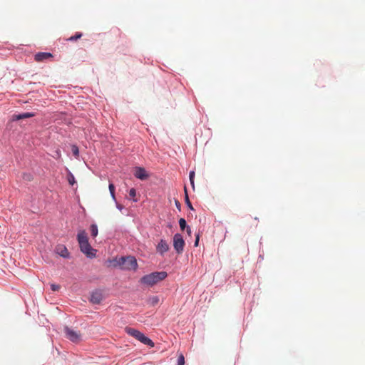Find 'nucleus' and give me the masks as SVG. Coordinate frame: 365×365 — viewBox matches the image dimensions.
<instances>
[{
  "label": "nucleus",
  "mask_w": 365,
  "mask_h": 365,
  "mask_svg": "<svg viewBox=\"0 0 365 365\" xmlns=\"http://www.w3.org/2000/svg\"><path fill=\"white\" fill-rule=\"evenodd\" d=\"M67 172V180L71 185H73L76 182L75 180V177L71 171L68 168H66Z\"/></svg>",
  "instance_id": "nucleus-15"
},
{
  "label": "nucleus",
  "mask_w": 365,
  "mask_h": 365,
  "mask_svg": "<svg viewBox=\"0 0 365 365\" xmlns=\"http://www.w3.org/2000/svg\"><path fill=\"white\" fill-rule=\"evenodd\" d=\"M130 261L131 260H130V259H126L124 267H121V269L126 271H136L138 269V262H136L135 265H133L131 264L132 263H130Z\"/></svg>",
  "instance_id": "nucleus-14"
},
{
  "label": "nucleus",
  "mask_w": 365,
  "mask_h": 365,
  "mask_svg": "<svg viewBox=\"0 0 365 365\" xmlns=\"http://www.w3.org/2000/svg\"><path fill=\"white\" fill-rule=\"evenodd\" d=\"M168 200H169V201H170V203H172V200H171V199H170V197H168Z\"/></svg>",
  "instance_id": "nucleus-33"
},
{
  "label": "nucleus",
  "mask_w": 365,
  "mask_h": 365,
  "mask_svg": "<svg viewBox=\"0 0 365 365\" xmlns=\"http://www.w3.org/2000/svg\"><path fill=\"white\" fill-rule=\"evenodd\" d=\"M52 57L53 54L50 52H38L35 54L34 59L36 61H43Z\"/></svg>",
  "instance_id": "nucleus-12"
},
{
  "label": "nucleus",
  "mask_w": 365,
  "mask_h": 365,
  "mask_svg": "<svg viewBox=\"0 0 365 365\" xmlns=\"http://www.w3.org/2000/svg\"><path fill=\"white\" fill-rule=\"evenodd\" d=\"M130 259V260H131L130 263H133L132 264L133 265H135L136 264V258L134 257V256H123V257H120L119 258L118 257H115L114 259H113V262H115V267L116 266H119L121 267H124V265L125 264V262H126V259Z\"/></svg>",
  "instance_id": "nucleus-7"
},
{
  "label": "nucleus",
  "mask_w": 365,
  "mask_h": 365,
  "mask_svg": "<svg viewBox=\"0 0 365 365\" xmlns=\"http://www.w3.org/2000/svg\"><path fill=\"white\" fill-rule=\"evenodd\" d=\"M36 113L34 112H25L12 115L11 120V121H18L22 119L32 118L34 117Z\"/></svg>",
  "instance_id": "nucleus-10"
},
{
  "label": "nucleus",
  "mask_w": 365,
  "mask_h": 365,
  "mask_svg": "<svg viewBox=\"0 0 365 365\" xmlns=\"http://www.w3.org/2000/svg\"><path fill=\"white\" fill-rule=\"evenodd\" d=\"M199 241H200V234L197 233L195 235V242H194V247H197L199 245Z\"/></svg>",
  "instance_id": "nucleus-27"
},
{
  "label": "nucleus",
  "mask_w": 365,
  "mask_h": 365,
  "mask_svg": "<svg viewBox=\"0 0 365 365\" xmlns=\"http://www.w3.org/2000/svg\"><path fill=\"white\" fill-rule=\"evenodd\" d=\"M83 36L81 32H76L73 36H71L68 38L66 39L67 41H76L80 39Z\"/></svg>",
  "instance_id": "nucleus-21"
},
{
  "label": "nucleus",
  "mask_w": 365,
  "mask_h": 365,
  "mask_svg": "<svg viewBox=\"0 0 365 365\" xmlns=\"http://www.w3.org/2000/svg\"><path fill=\"white\" fill-rule=\"evenodd\" d=\"M185 245V240L180 233H175L173 236V248L178 255H181Z\"/></svg>",
  "instance_id": "nucleus-4"
},
{
  "label": "nucleus",
  "mask_w": 365,
  "mask_h": 365,
  "mask_svg": "<svg viewBox=\"0 0 365 365\" xmlns=\"http://www.w3.org/2000/svg\"><path fill=\"white\" fill-rule=\"evenodd\" d=\"M55 252L57 255H58L60 257H63V259H70L71 255L68 252L67 247L63 245H58L56 247Z\"/></svg>",
  "instance_id": "nucleus-8"
},
{
  "label": "nucleus",
  "mask_w": 365,
  "mask_h": 365,
  "mask_svg": "<svg viewBox=\"0 0 365 365\" xmlns=\"http://www.w3.org/2000/svg\"><path fill=\"white\" fill-rule=\"evenodd\" d=\"M53 158L56 159V160H58L61 158V152L60 150V149H56L55 151H54V154L53 155Z\"/></svg>",
  "instance_id": "nucleus-25"
},
{
  "label": "nucleus",
  "mask_w": 365,
  "mask_h": 365,
  "mask_svg": "<svg viewBox=\"0 0 365 365\" xmlns=\"http://www.w3.org/2000/svg\"><path fill=\"white\" fill-rule=\"evenodd\" d=\"M173 203H175V205H181L180 201L175 197H173Z\"/></svg>",
  "instance_id": "nucleus-29"
},
{
  "label": "nucleus",
  "mask_w": 365,
  "mask_h": 365,
  "mask_svg": "<svg viewBox=\"0 0 365 365\" xmlns=\"http://www.w3.org/2000/svg\"><path fill=\"white\" fill-rule=\"evenodd\" d=\"M118 210H119L121 212H123V210L127 211V207H116Z\"/></svg>",
  "instance_id": "nucleus-30"
},
{
  "label": "nucleus",
  "mask_w": 365,
  "mask_h": 365,
  "mask_svg": "<svg viewBox=\"0 0 365 365\" xmlns=\"http://www.w3.org/2000/svg\"><path fill=\"white\" fill-rule=\"evenodd\" d=\"M179 226L181 230L184 231L186 230L187 234L191 233V228L187 224L186 220L184 218H180L178 221Z\"/></svg>",
  "instance_id": "nucleus-13"
},
{
  "label": "nucleus",
  "mask_w": 365,
  "mask_h": 365,
  "mask_svg": "<svg viewBox=\"0 0 365 365\" xmlns=\"http://www.w3.org/2000/svg\"><path fill=\"white\" fill-rule=\"evenodd\" d=\"M103 299V295L101 289H96L91 292L89 300L93 304H100Z\"/></svg>",
  "instance_id": "nucleus-6"
},
{
  "label": "nucleus",
  "mask_w": 365,
  "mask_h": 365,
  "mask_svg": "<svg viewBox=\"0 0 365 365\" xmlns=\"http://www.w3.org/2000/svg\"><path fill=\"white\" fill-rule=\"evenodd\" d=\"M194 178H195V171L190 170L189 173V179L190 184L192 187H194Z\"/></svg>",
  "instance_id": "nucleus-24"
},
{
  "label": "nucleus",
  "mask_w": 365,
  "mask_h": 365,
  "mask_svg": "<svg viewBox=\"0 0 365 365\" xmlns=\"http://www.w3.org/2000/svg\"><path fill=\"white\" fill-rule=\"evenodd\" d=\"M134 175L136 178L141 180H145L149 177V174L146 170L144 168L140 166H136L135 168Z\"/></svg>",
  "instance_id": "nucleus-9"
},
{
  "label": "nucleus",
  "mask_w": 365,
  "mask_h": 365,
  "mask_svg": "<svg viewBox=\"0 0 365 365\" xmlns=\"http://www.w3.org/2000/svg\"><path fill=\"white\" fill-rule=\"evenodd\" d=\"M156 250L160 255H163L169 250V245L165 240L161 239L156 246Z\"/></svg>",
  "instance_id": "nucleus-11"
},
{
  "label": "nucleus",
  "mask_w": 365,
  "mask_h": 365,
  "mask_svg": "<svg viewBox=\"0 0 365 365\" xmlns=\"http://www.w3.org/2000/svg\"><path fill=\"white\" fill-rule=\"evenodd\" d=\"M177 208L178 209L179 211H181V207L178 206Z\"/></svg>",
  "instance_id": "nucleus-32"
},
{
  "label": "nucleus",
  "mask_w": 365,
  "mask_h": 365,
  "mask_svg": "<svg viewBox=\"0 0 365 365\" xmlns=\"http://www.w3.org/2000/svg\"><path fill=\"white\" fill-rule=\"evenodd\" d=\"M91 233L93 237H96L98 233V229L96 224L93 223L91 225Z\"/></svg>",
  "instance_id": "nucleus-22"
},
{
  "label": "nucleus",
  "mask_w": 365,
  "mask_h": 365,
  "mask_svg": "<svg viewBox=\"0 0 365 365\" xmlns=\"http://www.w3.org/2000/svg\"><path fill=\"white\" fill-rule=\"evenodd\" d=\"M108 189H109V192H110V196L113 199V200H114V202L115 203V205H120L116 201V198H115V185H114V184L113 182H110L109 183Z\"/></svg>",
  "instance_id": "nucleus-16"
},
{
  "label": "nucleus",
  "mask_w": 365,
  "mask_h": 365,
  "mask_svg": "<svg viewBox=\"0 0 365 365\" xmlns=\"http://www.w3.org/2000/svg\"><path fill=\"white\" fill-rule=\"evenodd\" d=\"M167 277L168 273L165 271L153 272L150 274L143 276L140 279V283L149 287H153L158 282L165 279Z\"/></svg>",
  "instance_id": "nucleus-2"
},
{
  "label": "nucleus",
  "mask_w": 365,
  "mask_h": 365,
  "mask_svg": "<svg viewBox=\"0 0 365 365\" xmlns=\"http://www.w3.org/2000/svg\"><path fill=\"white\" fill-rule=\"evenodd\" d=\"M177 365H185V357L182 353L178 354Z\"/></svg>",
  "instance_id": "nucleus-23"
},
{
  "label": "nucleus",
  "mask_w": 365,
  "mask_h": 365,
  "mask_svg": "<svg viewBox=\"0 0 365 365\" xmlns=\"http://www.w3.org/2000/svg\"><path fill=\"white\" fill-rule=\"evenodd\" d=\"M159 297L158 296H151L149 297L147 302L150 306H155L159 302Z\"/></svg>",
  "instance_id": "nucleus-17"
},
{
  "label": "nucleus",
  "mask_w": 365,
  "mask_h": 365,
  "mask_svg": "<svg viewBox=\"0 0 365 365\" xmlns=\"http://www.w3.org/2000/svg\"><path fill=\"white\" fill-rule=\"evenodd\" d=\"M64 333L68 339L73 343H78L81 340V335L79 332L76 331L68 327V326L64 327Z\"/></svg>",
  "instance_id": "nucleus-5"
},
{
  "label": "nucleus",
  "mask_w": 365,
  "mask_h": 365,
  "mask_svg": "<svg viewBox=\"0 0 365 365\" xmlns=\"http://www.w3.org/2000/svg\"><path fill=\"white\" fill-rule=\"evenodd\" d=\"M188 208H189L190 210H192V211H194V210H195L194 207H188Z\"/></svg>",
  "instance_id": "nucleus-31"
},
{
  "label": "nucleus",
  "mask_w": 365,
  "mask_h": 365,
  "mask_svg": "<svg viewBox=\"0 0 365 365\" xmlns=\"http://www.w3.org/2000/svg\"><path fill=\"white\" fill-rule=\"evenodd\" d=\"M135 196H136V190L135 188H131L130 190H129V195H128V200L133 202H136L138 201V200L135 198Z\"/></svg>",
  "instance_id": "nucleus-18"
},
{
  "label": "nucleus",
  "mask_w": 365,
  "mask_h": 365,
  "mask_svg": "<svg viewBox=\"0 0 365 365\" xmlns=\"http://www.w3.org/2000/svg\"><path fill=\"white\" fill-rule=\"evenodd\" d=\"M71 151H72L73 156L76 159H78L79 158V148H78V145L76 144H72L71 145Z\"/></svg>",
  "instance_id": "nucleus-19"
},
{
  "label": "nucleus",
  "mask_w": 365,
  "mask_h": 365,
  "mask_svg": "<svg viewBox=\"0 0 365 365\" xmlns=\"http://www.w3.org/2000/svg\"><path fill=\"white\" fill-rule=\"evenodd\" d=\"M185 189V205H192V203L188 197V195H187V190H186V187H184Z\"/></svg>",
  "instance_id": "nucleus-26"
},
{
  "label": "nucleus",
  "mask_w": 365,
  "mask_h": 365,
  "mask_svg": "<svg viewBox=\"0 0 365 365\" xmlns=\"http://www.w3.org/2000/svg\"><path fill=\"white\" fill-rule=\"evenodd\" d=\"M77 240L79 244L80 250L86 255L88 259L94 258L96 255V250L93 249L88 242V237L84 230L77 234Z\"/></svg>",
  "instance_id": "nucleus-1"
},
{
  "label": "nucleus",
  "mask_w": 365,
  "mask_h": 365,
  "mask_svg": "<svg viewBox=\"0 0 365 365\" xmlns=\"http://www.w3.org/2000/svg\"><path fill=\"white\" fill-rule=\"evenodd\" d=\"M125 332L128 335L138 339L145 345H147L150 347H153L155 345L154 342L149 337L145 336L143 332L140 331L138 329L127 327H125Z\"/></svg>",
  "instance_id": "nucleus-3"
},
{
  "label": "nucleus",
  "mask_w": 365,
  "mask_h": 365,
  "mask_svg": "<svg viewBox=\"0 0 365 365\" xmlns=\"http://www.w3.org/2000/svg\"><path fill=\"white\" fill-rule=\"evenodd\" d=\"M22 179L27 182H31L34 180V175L31 173H23Z\"/></svg>",
  "instance_id": "nucleus-20"
},
{
  "label": "nucleus",
  "mask_w": 365,
  "mask_h": 365,
  "mask_svg": "<svg viewBox=\"0 0 365 365\" xmlns=\"http://www.w3.org/2000/svg\"><path fill=\"white\" fill-rule=\"evenodd\" d=\"M60 289V286L58 284H51V289L52 291H57Z\"/></svg>",
  "instance_id": "nucleus-28"
}]
</instances>
